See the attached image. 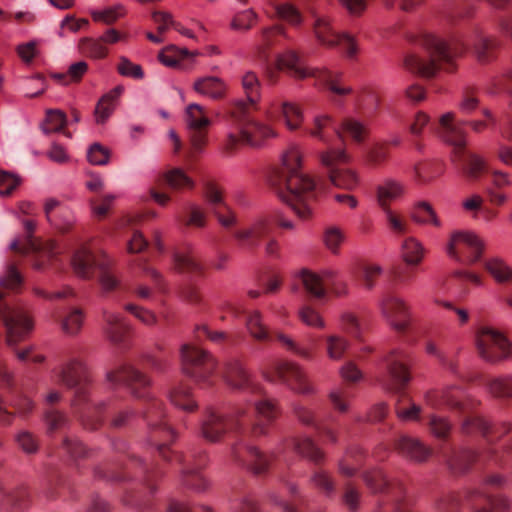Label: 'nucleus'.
Masks as SVG:
<instances>
[{
    "mask_svg": "<svg viewBox=\"0 0 512 512\" xmlns=\"http://www.w3.org/2000/svg\"><path fill=\"white\" fill-rule=\"evenodd\" d=\"M106 379L112 384H123L136 399L144 401L142 417L148 425L151 445L156 447L159 456L164 461L168 462L174 458L182 465L181 482L184 486L196 492L205 491L208 483L200 474L199 469L206 465L207 454L202 449L190 451L187 456L170 451L167 444L175 438V432L164 421L165 413L162 402L151 396L148 391L150 379L127 363L108 371Z\"/></svg>",
    "mask_w": 512,
    "mask_h": 512,
    "instance_id": "1",
    "label": "nucleus"
},
{
    "mask_svg": "<svg viewBox=\"0 0 512 512\" xmlns=\"http://www.w3.org/2000/svg\"><path fill=\"white\" fill-rule=\"evenodd\" d=\"M415 45L425 51L426 57L416 52L405 57L404 65L410 72L422 77H432L437 70L451 72L455 69V59L471 50L480 63H488L495 57L499 40L485 34L475 25L464 34L452 36L448 41L433 33H421Z\"/></svg>",
    "mask_w": 512,
    "mask_h": 512,
    "instance_id": "2",
    "label": "nucleus"
},
{
    "mask_svg": "<svg viewBox=\"0 0 512 512\" xmlns=\"http://www.w3.org/2000/svg\"><path fill=\"white\" fill-rule=\"evenodd\" d=\"M424 401L428 408L433 410L427 415L426 426L430 434L439 440H448L453 424L446 416L437 414L444 408L456 411L464 418L460 430L466 436L481 435L487 444V448L494 446L495 441L512 431V422L502 421L495 426H490L483 418L471 414L477 401L465 396L459 385H449L443 389L429 390L424 395Z\"/></svg>",
    "mask_w": 512,
    "mask_h": 512,
    "instance_id": "3",
    "label": "nucleus"
},
{
    "mask_svg": "<svg viewBox=\"0 0 512 512\" xmlns=\"http://www.w3.org/2000/svg\"><path fill=\"white\" fill-rule=\"evenodd\" d=\"M228 432L239 436V440L231 447L232 460L240 465L248 466L256 475L264 474L274 455L262 453L246 443L245 438L249 433L253 436L265 434V425L243 405H235L227 414H222L214 409H208L204 413L199 425V435L205 441L219 443Z\"/></svg>",
    "mask_w": 512,
    "mask_h": 512,
    "instance_id": "4",
    "label": "nucleus"
},
{
    "mask_svg": "<svg viewBox=\"0 0 512 512\" xmlns=\"http://www.w3.org/2000/svg\"><path fill=\"white\" fill-rule=\"evenodd\" d=\"M268 182L279 199L299 218L306 220L312 215L316 184L302 171V153L298 146L291 145L282 154L281 163L272 168Z\"/></svg>",
    "mask_w": 512,
    "mask_h": 512,
    "instance_id": "5",
    "label": "nucleus"
},
{
    "mask_svg": "<svg viewBox=\"0 0 512 512\" xmlns=\"http://www.w3.org/2000/svg\"><path fill=\"white\" fill-rule=\"evenodd\" d=\"M241 83L247 101H237L230 109L229 115L235 131L227 134L222 146L228 155H232L241 145L258 147L266 139L276 136L273 128L252 118V113L259 110L258 103L261 97L258 76L248 71L243 75Z\"/></svg>",
    "mask_w": 512,
    "mask_h": 512,
    "instance_id": "6",
    "label": "nucleus"
},
{
    "mask_svg": "<svg viewBox=\"0 0 512 512\" xmlns=\"http://www.w3.org/2000/svg\"><path fill=\"white\" fill-rule=\"evenodd\" d=\"M23 285V277L16 264L9 263L4 274L0 277V322L6 328V343L21 361L29 359L32 346L18 349L20 342L24 341L34 328L33 319L29 311L19 303L5 298V292L18 293Z\"/></svg>",
    "mask_w": 512,
    "mask_h": 512,
    "instance_id": "7",
    "label": "nucleus"
},
{
    "mask_svg": "<svg viewBox=\"0 0 512 512\" xmlns=\"http://www.w3.org/2000/svg\"><path fill=\"white\" fill-rule=\"evenodd\" d=\"M463 125L464 123L455 121L454 114L449 112L440 117L434 130L445 142L453 146V160L470 177L476 178L482 173H488L495 189L509 186L511 180L508 173L490 168L482 158L466 150V133Z\"/></svg>",
    "mask_w": 512,
    "mask_h": 512,
    "instance_id": "8",
    "label": "nucleus"
},
{
    "mask_svg": "<svg viewBox=\"0 0 512 512\" xmlns=\"http://www.w3.org/2000/svg\"><path fill=\"white\" fill-rule=\"evenodd\" d=\"M224 378L232 389L243 393L244 401L238 405L246 406L254 417L267 422H272L277 417V407L265 397L263 387L253 379L242 361L230 360L226 364Z\"/></svg>",
    "mask_w": 512,
    "mask_h": 512,
    "instance_id": "9",
    "label": "nucleus"
},
{
    "mask_svg": "<svg viewBox=\"0 0 512 512\" xmlns=\"http://www.w3.org/2000/svg\"><path fill=\"white\" fill-rule=\"evenodd\" d=\"M384 363L387 371L385 387L400 394L395 406L398 418L404 421H419L422 412L421 406L413 403L404 392L411 379L409 368L412 358L410 354L404 349H393L385 357Z\"/></svg>",
    "mask_w": 512,
    "mask_h": 512,
    "instance_id": "10",
    "label": "nucleus"
},
{
    "mask_svg": "<svg viewBox=\"0 0 512 512\" xmlns=\"http://www.w3.org/2000/svg\"><path fill=\"white\" fill-rule=\"evenodd\" d=\"M286 70L296 79L314 78L318 84L326 87L335 96L342 97L352 92L350 87L342 84V73L328 68H307L301 64L299 55L294 50H287L276 58L275 68L267 71L268 80L275 83L277 72Z\"/></svg>",
    "mask_w": 512,
    "mask_h": 512,
    "instance_id": "11",
    "label": "nucleus"
},
{
    "mask_svg": "<svg viewBox=\"0 0 512 512\" xmlns=\"http://www.w3.org/2000/svg\"><path fill=\"white\" fill-rule=\"evenodd\" d=\"M441 457L446 466L454 475H462L470 471L472 465L477 461L482 463L489 461L502 468H512V439L503 443L495 444L491 448H486L481 455L471 449H452L451 451H441Z\"/></svg>",
    "mask_w": 512,
    "mask_h": 512,
    "instance_id": "12",
    "label": "nucleus"
},
{
    "mask_svg": "<svg viewBox=\"0 0 512 512\" xmlns=\"http://www.w3.org/2000/svg\"><path fill=\"white\" fill-rule=\"evenodd\" d=\"M71 265L75 274L83 279H91L97 272L101 289L105 293L120 286V280L112 268V260L104 253L95 254L86 245L75 249Z\"/></svg>",
    "mask_w": 512,
    "mask_h": 512,
    "instance_id": "13",
    "label": "nucleus"
},
{
    "mask_svg": "<svg viewBox=\"0 0 512 512\" xmlns=\"http://www.w3.org/2000/svg\"><path fill=\"white\" fill-rule=\"evenodd\" d=\"M506 477L498 473L485 474L480 485L465 491L464 497L473 512H507L510 509L508 498L493 496L490 489H498L506 484Z\"/></svg>",
    "mask_w": 512,
    "mask_h": 512,
    "instance_id": "14",
    "label": "nucleus"
},
{
    "mask_svg": "<svg viewBox=\"0 0 512 512\" xmlns=\"http://www.w3.org/2000/svg\"><path fill=\"white\" fill-rule=\"evenodd\" d=\"M55 376L59 383L73 391L72 407L79 415L90 397L91 377L87 365L81 359H71L56 371Z\"/></svg>",
    "mask_w": 512,
    "mask_h": 512,
    "instance_id": "15",
    "label": "nucleus"
},
{
    "mask_svg": "<svg viewBox=\"0 0 512 512\" xmlns=\"http://www.w3.org/2000/svg\"><path fill=\"white\" fill-rule=\"evenodd\" d=\"M306 131L312 137L327 145H330L334 136L340 139L347 136L355 142L361 143L367 135V128L361 122L353 118H345L339 128L329 115L315 116L312 125L307 127Z\"/></svg>",
    "mask_w": 512,
    "mask_h": 512,
    "instance_id": "16",
    "label": "nucleus"
},
{
    "mask_svg": "<svg viewBox=\"0 0 512 512\" xmlns=\"http://www.w3.org/2000/svg\"><path fill=\"white\" fill-rule=\"evenodd\" d=\"M313 18L312 29L317 41L328 48L340 47L347 57L353 58L357 55L358 45L354 36L347 32H337L328 15L310 11Z\"/></svg>",
    "mask_w": 512,
    "mask_h": 512,
    "instance_id": "17",
    "label": "nucleus"
},
{
    "mask_svg": "<svg viewBox=\"0 0 512 512\" xmlns=\"http://www.w3.org/2000/svg\"><path fill=\"white\" fill-rule=\"evenodd\" d=\"M26 238L22 242L14 240L10 248L14 252L33 255V266L36 269H42L46 262L54 260L60 253L57 244L53 240L42 241L33 237L36 224L32 220L23 222Z\"/></svg>",
    "mask_w": 512,
    "mask_h": 512,
    "instance_id": "18",
    "label": "nucleus"
},
{
    "mask_svg": "<svg viewBox=\"0 0 512 512\" xmlns=\"http://www.w3.org/2000/svg\"><path fill=\"white\" fill-rule=\"evenodd\" d=\"M183 371L195 382L212 384L216 369L214 357L194 344H183L180 350Z\"/></svg>",
    "mask_w": 512,
    "mask_h": 512,
    "instance_id": "19",
    "label": "nucleus"
},
{
    "mask_svg": "<svg viewBox=\"0 0 512 512\" xmlns=\"http://www.w3.org/2000/svg\"><path fill=\"white\" fill-rule=\"evenodd\" d=\"M297 281L310 297L316 299L324 298L327 292L336 297L345 296L348 293L346 282L338 279L332 270H325L319 275L308 269H302L297 275Z\"/></svg>",
    "mask_w": 512,
    "mask_h": 512,
    "instance_id": "20",
    "label": "nucleus"
},
{
    "mask_svg": "<svg viewBox=\"0 0 512 512\" xmlns=\"http://www.w3.org/2000/svg\"><path fill=\"white\" fill-rule=\"evenodd\" d=\"M319 159L326 170L329 181L336 187L351 190L356 187L358 178L356 174L345 165L348 155L343 149L329 147L319 153Z\"/></svg>",
    "mask_w": 512,
    "mask_h": 512,
    "instance_id": "21",
    "label": "nucleus"
},
{
    "mask_svg": "<svg viewBox=\"0 0 512 512\" xmlns=\"http://www.w3.org/2000/svg\"><path fill=\"white\" fill-rule=\"evenodd\" d=\"M185 120L190 142L187 158L192 161L203 152L207 144V131L211 120L208 118L204 108L195 103L187 106Z\"/></svg>",
    "mask_w": 512,
    "mask_h": 512,
    "instance_id": "22",
    "label": "nucleus"
},
{
    "mask_svg": "<svg viewBox=\"0 0 512 512\" xmlns=\"http://www.w3.org/2000/svg\"><path fill=\"white\" fill-rule=\"evenodd\" d=\"M484 244L477 235L468 231H456L451 234L446 252L459 263L471 265L480 260Z\"/></svg>",
    "mask_w": 512,
    "mask_h": 512,
    "instance_id": "23",
    "label": "nucleus"
},
{
    "mask_svg": "<svg viewBox=\"0 0 512 512\" xmlns=\"http://www.w3.org/2000/svg\"><path fill=\"white\" fill-rule=\"evenodd\" d=\"M379 306L382 315L395 332L405 335L414 330L413 316L402 298L387 293L380 300Z\"/></svg>",
    "mask_w": 512,
    "mask_h": 512,
    "instance_id": "24",
    "label": "nucleus"
},
{
    "mask_svg": "<svg viewBox=\"0 0 512 512\" xmlns=\"http://www.w3.org/2000/svg\"><path fill=\"white\" fill-rule=\"evenodd\" d=\"M246 325L251 336L258 341H267L274 337V339L281 343L288 351H291L304 359L309 360L313 358L314 353L312 348L301 346L282 332H274L271 335L266 326L263 325L262 314L259 311H253L248 314Z\"/></svg>",
    "mask_w": 512,
    "mask_h": 512,
    "instance_id": "25",
    "label": "nucleus"
},
{
    "mask_svg": "<svg viewBox=\"0 0 512 512\" xmlns=\"http://www.w3.org/2000/svg\"><path fill=\"white\" fill-rule=\"evenodd\" d=\"M263 376L271 382L279 380L300 394H310L313 392V388L301 367L292 362H275L270 370L263 371Z\"/></svg>",
    "mask_w": 512,
    "mask_h": 512,
    "instance_id": "26",
    "label": "nucleus"
},
{
    "mask_svg": "<svg viewBox=\"0 0 512 512\" xmlns=\"http://www.w3.org/2000/svg\"><path fill=\"white\" fill-rule=\"evenodd\" d=\"M476 346L485 361L495 363L509 356L511 345L501 332L482 327L476 334Z\"/></svg>",
    "mask_w": 512,
    "mask_h": 512,
    "instance_id": "27",
    "label": "nucleus"
},
{
    "mask_svg": "<svg viewBox=\"0 0 512 512\" xmlns=\"http://www.w3.org/2000/svg\"><path fill=\"white\" fill-rule=\"evenodd\" d=\"M104 333L108 340L118 347H126L132 333V326L119 314L108 309L102 311Z\"/></svg>",
    "mask_w": 512,
    "mask_h": 512,
    "instance_id": "28",
    "label": "nucleus"
},
{
    "mask_svg": "<svg viewBox=\"0 0 512 512\" xmlns=\"http://www.w3.org/2000/svg\"><path fill=\"white\" fill-rule=\"evenodd\" d=\"M268 120L283 116L290 130L298 129L303 122V114L295 104L280 99L270 100L264 110Z\"/></svg>",
    "mask_w": 512,
    "mask_h": 512,
    "instance_id": "29",
    "label": "nucleus"
},
{
    "mask_svg": "<svg viewBox=\"0 0 512 512\" xmlns=\"http://www.w3.org/2000/svg\"><path fill=\"white\" fill-rule=\"evenodd\" d=\"M44 214L47 221L62 233L71 231L75 219L71 209L55 198L44 203Z\"/></svg>",
    "mask_w": 512,
    "mask_h": 512,
    "instance_id": "30",
    "label": "nucleus"
},
{
    "mask_svg": "<svg viewBox=\"0 0 512 512\" xmlns=\"http://www.w3.org/2000/svg\"><path fill=\"white\" fill-rule=\"evenodd\" d=\"M272 230V222L270 219L262 217L246 227L234 231L233 236L243 246L248 249H254L259 246L260 241L267 237Z\"/></svg>",
    "mask_w": 512,
    "mask_h": 512,
    "instance_id": "31",
    "label": "nucleus"
},
{
    "mask_svg": "<svg viewBox=\"0 0 512 512\" xmlns=\"http://www.w3.org/2000/svg\"><path fill=\"white\" fill-rule=\"evenodd\" d=\"M197 52H190L187 49L178 48L170 45L159 53V60L168 67L178 68L181 70H190L195 62Z\"/></svg>",
    "mask_w": 512,
    "mask_h": 512,
    "instance_id": "32",
    "label": "nucleus"
},
{
    "mask_svg": "<svg viewBox=\"0 0 512 512\" xmlns=\"http://www.w3.org/2000/svg\"><path fill=\"white\" fill-rule=\"evenodd\" d=\"M10 406L15 411H9L5 399L0 395V425L9 426L13 423L16 414L20 417L28 416L33 408L34 403L24 394H19L10 402Z\"/></svg>",
    "mask_w": 512,
    "mask_h": 512,
    "instance_id": "33",
    "label": "nucleus"
},
{
    "mask_svg": "<svg viewBox=\"0 0 512 512\" xmlns=\"http://www.w3.org/2000/svg\"><path fill=\"white\" fill-rule=\"evenodd\" d=\"M396 450L404 457L415 462H424L432 455V449L422 441L406 435L400 436L395 441Z\"/></svg>",
    "mask_w": 512,
    "mask_h": 512,
    "instance_id": "34",
    "label": "nucleus"
},
{
    "mask_svg": "<svg viewBox=\"0 0 512 512\" xmlns=\"http://www.w3.org/2000/svg\"><path fill=\"white\" fill-rule=\"evenodd\" d=\"M123 92L124 87L122 85H118L109 92L105 93L99 99L94 110V118L97 124L103 125L107 122V120L113 114L117 100Z\"/></svg>",
    "mask_w": 512,
    "mask_h": 512,
    "instance_id": "35",
    "label": "nucleus"
},
{
    "mask_svg": "<svg viewBox=\"0 0 512 512\" xmlns=\"http://www.w3.org/2000/svg\"><path fill=\"white\" fill-rule=\"evenodd\" d=\"M405 193V185L392 178L383 181L377 187V201L382 210L390 208L392 201L398 200Z\"/></svg>",
    "mask_w": 512,
    "mask_h": 512,
    "instance_id": "36",
    "label": "nucleus"
},
{
    "mask_svg": "<svg viewBox=\"0 0 512 512\" xmlns=\"http://www.w3.org/2000/svg\"><path fill=\"white\" fill-rule=\"evenodd\" d=\"M285 445L287 448L303 457H306L315 464H320L324 459V453L309 437L291 438Z\"/></svg>",
    "mask_w": 512,
    "mask_h": 512,
    "instance_id": "37",
    "label": "nucleus"
},
{
    "mask_svg": "<svg viewBox=\"0 0 512 512\" xmlns=\"http://www.w3.org/2000/svg\"><path fill=\"white\" fill-rule=\"evenodd\" d=\"M108 405H111V402H99L92 405L88 400L78 415L82 425L90 430L98 429L103 423V415Z\"/></svg>",
    "mask_w": 512,
    "mask_h": 512,
    "instance_id": "38",
    "label": "nucleus"
},
{
    "mask_svg": "<svg viewBox=\"0 0 512 512\" xmlns=\"http://www.w3.org/2000/svg\"><path fill=\"white\" fill-rule=\"evenodd\" d=\"M194 90L204 96H208L214 100L224 98L226 93V85L218 77L206 76L197 79L193 85Z\"/></svg>",
    "mask_w": 512,
    "mask_h": 512,
    "instance_id": "39",
    "label": "nucleus"
},
{
    "mask_svg": "<svg viewBox=\"0 0 512 512\" xmlns=\"http://www.w3.org/2000/svg\"><path fill=\"white\" fill-rule=\"evenodd\" d=\"M84 311L79 307H69L60 316L62 330L69 335H76L84 323Z\"/></svg>",
    "mask_w": 512,
    "mask_h": 512,
    "instance_id": "40",
    "label": "nucleus"
},
{
    "mask_svg": "<svg viewBox=\"0 0 512 512\" xmlns=\"http://www.w3.org/2000/svg\"><path fill=\"white\" fill-rule=\"evenodd\" d=\"M484 268L499 284L512 283V268L500 258H491L484 262Z\"/></svg>",
    "mask_w": 512,
    "mask_h": 512,
    "instance_id": "41",
    "label": "nucleus"
},
{
    "mask_svg": "<svg viewBox=\"0 0 512 512\" xmlns=\"http://www.w3.org/2000/svg\"><path fill=\"white\" fill-rule=\"evenodd\" d=\"M485 385L488 392L496 398H512V375L490 378L486 381Z\"/></svg>",
    "mask_w": 512,
    "mask_h": 512,
    "instance_id": "42",
    "label": "nucleus"
},
{
    "mask_svg": "<svg viewBox=\"0 0 512 512\" xmlns=\"http://www.w3.org/2000/svg\"><path fill=\"white\" fill-rule=\"evenodd\" d=\"M411 218L419 224H430L438 228L442 225L435 210L426 201H420L414 205Z\"/></svg>",
    "mask_w": 512,
    "mask_h": 512,
    "instance_id": "43",
    "label": "nucleus"
},
{
    "mask_svg": "<svg viewBox=\"0 0 512 512\" xmlns=\"http://www.w3.org/2000/svg\"><path fill=\"white\" fill-rule=\"evenodd\" d=\"M273 9L280 20L287 22L291 26L298 27L303 23V14L291 2L274 4Z\"/></svg>",
    "mask_w": 512,
    "mask_h": 512,
    "instance_id": "44",
    "label": "nucleus"
},
{
    "mask_svg": "<svg viewBox=\"0 0 512 512\" xmlns=\"http://www.w3.org/2000/svg\"><path fill=\"white\" fill-rule=\"evenodd\" d=\"M174 268L179 272L201 275L202 265L190 252H176L173 256Z\"/></svg>",
    "mask_w": 512,
    "mask_h": 512,
    "instance_id": "45",
    "label": "nucleus"
},
{
    "mask_svg": "<svg viewBox=\"0 0 512 512\" xmlns=\"http://www.w3.org/2000/svg\"><path fill=\"white\" fill-rule=\"evenodd\" d=\"M164 183L173 190L192 189L194 181L180 168H172L163 174Z\"/></svg>",
    "mask_w": 512,
    "mask_h": 512,
    "instance_id": "46",
    "label": "nucleus"
},
{
    "mask_svg": "<svg viewBox=\"0 0 512 512\" xmlns=\"http://www.w3.org/2000/svg\"><path fill=\"white\" fill-rule=\"evenodd\" d=\"M170 400L173 405L184 411H194L197 407L196 402L192 398L190 388L185 385L175 387L170 392Z\"/></svg>",
    "mask_w": 512,
    "mask_h": 512,
    "instance_id": "47",
    "label": "nucleus"
},
{
    "mask_svg": "<svg viewBox=\"0 0 512 512\" xmlns=\"http://www.w3.org/2000/svg\"><path fill=\"white\" fill-rule=\"evenodd\" d=\"M185 227L204 228L207 224V214L197 205H190L184 215L177 217Z\"/></svg>",
    "mask_w": 512,
    "mask_h": 512,
    "instance_id": "48",
    "label": "nucleus"
},
{
    "mask_svg": "<svg viewBox=\"0 0 512 512\" xmlns=\"http://www.w3.org/2000/svg\"><path fill=\"white\" fill-rule=\"evenodd\" d=\"M402 256L409 265H418L424 256L422 244L415 238H407L402 244Z\"/></svg>",
    "mask_w": 512,
    "mask_h": 512,
    "instance_id": "49",
    "label": "nucleus"
},
{
    "mask_svg": "<svg viewBox=\"0 0 512 512\" xmlns=\"http://www.w3.org/2000/svg\"><path fill=\"white\" fill-rule=\"evenodd\" d=\"M67 123L66 114L59 109H48L45 121L42 124V131L45 134L61 131Z\"/></svg>",
    "mask_w": 512,
    "mask_h": 512,
    "instance_id": "50",
    "label": "nucleus"
},
{
    "mask_svg": "<svg viewBox=\"0 0 512 512\" xmlns=\"http://www.w3.org/2000/svg\"><path fill=\"white\" fill-rule=\"evenodd\" d=\"M126 14V8L122 4L108 7L102 11L94 10L91 12L92 19L96 22H102L107 25L115 23L120 17Z\"/></svg>",
    "mask_w": 512,
    "mask_h": 512,
    "instance_id": "51",
    "label": "nucleus"
},
{
    "mask_svg": "<svg viewBox=\"0 0 512 512\" xmlns=\"http://www.w3.org/2000/svg\"><path fill=\"white\" fill-rule=\"evenodd\" d=\"M348 341L339 335H329L326 337L327 355L332 360H340L348 349Z\"/></svg>",
    "mask_w": 512,
    "mask_h": 512,
    "instance_id": "52",
    "label": "nucleus"
},
{
    "mask_svg": "<svg viewBox=\"0 0 512 512\" xmlns=\"http://www.w3.org/2000/svg\"><path fill=\"white\" fill-rule=\"evenodd\" d=\"M311 483L327 497L334 495L336 485L333 478L323 470L315 471L311 476Z\"/></svg>",
    "mask_w": 512,
    "mask_h": 512,
    "instance_id": "53",
    "label": "nucleus"
},
{
    "mask_svg": "<svg viewBox=\"0 0 512 512\" xmlns=\"http://www.w3.org/2000/svg\"><path fill=\"white\" fill-rule=\"evenodd\" d=\"M81 51L92 58H104L108 54V49L100 38H83L80 41Z\"/></svg>",
    "mask_w": 512,
    "mask_h": 512,
    "instance_id": "54",
    "label": "nucleus"
},
{
    "mask_svg": "<svg viewBox=\"0 0 512 512\" xmlns=\"http://www.w3.org/2000/svg\"><path fill=\"white\" fill-rule=\"evenodd\" d=\"M438 12L449 19L462 18L470 15V10L463 7L459 0H443Z\"/></svg>",
    "mask_w": 512,
    "mask_h": 512,
    "instance_id": "55",
    "label": "nucleus"
},
{
    "mask_svg": "<svg viewBox=\"0 0 512 512\" xmlns=\"http://www.w3.org/2000/svg\"><path fill=\"white\" fill-rule=\"evenodd\" d=\"M115 199L116 195L114 194H105L99 198L91 199L90 207L93 215L99 220L104 219L108 215L109 209Z\"/></svg>",
    "mask_w": 512,
    "mask_h": 512,
    "instance_id": "56",
    "label": "nucleus"
},
{
    "mask_svg": "<svg viewBox=\"0 0 512 512\" xmlns=\"http://www.w3.org/2000/svg\"><path fill=\"white\" fill-rule=\"evenodd\" d=\"M26 506L25 493L21 491L6 495L0 512H25Z\"/></svg>",
    "mask_w": 512,
    "mask_h": 512,
    "instance_id": "57",
    "label": "nucleus"
},
{
    "mask_svg": "<svg viewBox=\"0 0 512 512\" xmlns=\"http://www.w3.org/2000/svg\"><path fill=\"white\" fill-rule=\"evenodd\" d=\"M135 465L139 466L141 473L145 477L146 485L149 487L151 491L155 490L153 486V481L163 475V469L158 465H148L143 462L142 459L134 457L132 460Z\"/></svg>",
    "mask_w": 512,
    "mask_h": 512,
    "instance_id": "58",
    "label": "nucleus"
},
{
    "mask_svg": "<svg viewBox=\"0 0 512 512\" xmlns=\"http://www.w3.org/2000/svg\"><path fill=\"white\" fill-rule=\"evenodd\" d=\"M416 179L419 182H428L442 173L440 163H422L414 168Z\"/></svg>",
    "mask_w": 512,
    "mask_h": 512,
    "instance_id": "59",
    "label": "nucleus"
},
{
    "mask_svg": "<svg viewBox=\"0 0 512 512\" xmlns=\"http://www.w3.org/2000/svg\"><path fill=\"white\" fill-rule=\"evenodd\" d=\"M388 143H374L366 151L367 162L373 166H378L388 159Z\"/></svg>",
    "mask_w": 512,
    "mask_h": 512,
    "instance_id": "60",
    "label": "nucleus"
},
{
    "mask_svg": "<svg viewBox=\"0 0 512 512\" xmlns=\"http://www.w3.org/2000/svg\"><path fill=\"white\" fill-rule=\"evenodd\" d=\"M361 493L359 489L351 482H347L343 487L342 502L351 512H356L360 505Z\"/></svg>",
    "mask_w": 512,
    "mask_h": 512,
    "instance_id": "61",
    "label": "nucleus"
},
{
    "mask_svg": "<svg viewBox=\"0 0 512 512\" xmlns=\"http://www.w3.org/2000/svg\"><path fill=\"white\" fill-rule=\"evenodd\" d=\"M461 496L455 492H449L439 498L436 503L438 512H460Z\"/></svg>",
    "mask_w": 512,
    "mask_h": 512,
    "instance_id": "62",
    "label": "nucleus"
},
{
    "mask_svg": "<svg viewBox=\"0 0 512 512\" xmlns=\"http://www.w3.org/2000/svg\"><path fill=\"white\" fill-rule=\"evenodd\" d=\"M45 421L48 432L52 433L64 428L68 424L69 420L65 414L55 410L54 408H49L45 412Z\"/></svg>",
    "mask_w": 512,
    "mask_h": 512,
    "instance_id": "63",
    "label": "nucleus"
},
{
    "mask_svg": "<svg viewBox=\"0 0 512 512\" xmlns=\"http://www.w3.org/2000/svg\"><path fill=\"white\" fill-rule=\"evenodd\" d=\"M344 238V233L336 226L328 227L325 230L324 243L332 253H337L339 251V247L344 241Z\"/></svg>",
    "mask_w": 512,
    "mask_h": 512,
    "instance_id": "64",
    "label": "nucleus"
}]
</instances>
